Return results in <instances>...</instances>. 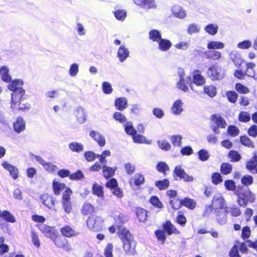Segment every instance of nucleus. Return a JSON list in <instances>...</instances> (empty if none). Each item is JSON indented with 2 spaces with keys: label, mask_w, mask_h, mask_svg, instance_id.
Listing matches in <instances>:
<instances>
[{
  "label": "nucleus",
  "mask_w": 257,
  "mask_h": 257,
  "mask_svg": "<svg viewBox=\"0 0 257 257\" xmlns=\"http://www.w3.org/2000/svg\"><path fill=\"white\" fill-rule=\"evenodd\" d=\"M253 177L249 175H244L241 179V184L245 186H248L253 183Z\"/></svg>",
  "instance_id": "nucleus-56"
},
{
  "label": "nucleus",
  "mask_w": 257,
  "mask_h": 257,
  "mask_svg": "<svg viewBox=\"0 0 257 257\" xmlns=\"http://www.w3.org/2000/svg\"><path fill=\"white\" fill-rule=\"evenodd\" d=\"M14 130L17 133H20L25 130L26 127L25 121L23 118L19 116L13 123Z\"/></svg>",
  "instance_id": "nucleus-22"
},
{
  "label": "nucleus",
  "mask_w": 257,
  "mask_h": 257,
  "mask_svg": "<svg viewBox=\"0 0 257 257\" xmlns=\"http://www.w3.org/2000/svg\"><path fill=\"white\" fill-rule=\"evenodd\" d=\"M136 213L140 221L145 222L148 217V211L141 207H137L136 210Z\"/></svg>",
  "instance_id": "nucleus-30"
},
{
  "label": "nucleus",
  "mask_w": 257,
  "mask_h": 257,
  "mask_svg": "<svg viewBox=\"0 0 257 257\" xmlns=\"http://www.w3.org/2000/svg\"><path fill=\"white\" fill-rule=\"evenodd\" d=\"M232 166L228 163H223L220 165V172L223 175H228L232 172Z\"/></svg>",
  "instance_id": "nucleus-41"
},
{
  "label": "nucleus",
  "mask_w": 257,
  "mask_h": 257,
  "mask_svg": "<svg viewBox=\"0 0 257 257\" xmlns=\"http://www.w3.org/2000/svg\"><path fill=\"white\" fill-rule=\"evenodd\" d=\"M130 52L123 45H121L118 49L117 55L120 62H123L128 56Z\"/></svg>",
  "instance_id": "nucleus-27"
},
{
  "label": "nucleus",
  "mask_w": 257,
  "mask_h": 257,
  "mask_svg": "<svg viewBox=\"0 0 257 257\" xmlns=\"http://www.w3.org/2000/svg\"><path fill=\"white\" fill-rule=\"evenodd\" d=\"M115 18L119 21H123L126 16V12L124 10H117L113 12Z\"/></svg>",
  "instance_id": "nucleus-49"
},
{
  "label": "nucleus",
  "mask_w": 257,
  "mask_h": 257,
  "mask_svg": "<svg viewBox=\"0 0 257 257\" xmlns=\"http://www.w3.org/2000/svg\"><path fill=\"white\" fill-rule=\"evenodd\" d=\"M184 206L190 210L194 209L196 206V201L189 197H185L181 199V207Z\"/></svg>",
  "instance_id": "nucleus-28"
},
{
  "label": "nucleus",
  "mask_w": 257,
  "mask_h": 257,
  "mask_svg": "<svg viewBox=\"0 0 257 257\" xmlns=\"http://www.w3.org/2000/svg\"><path fill=\"white\" fill-rule=\"evenodd\" d=\"M114 105L117 109L122 111L127 106V100L124 97H119L115 100Z\"/></svg>",
  "instance_id": "nucleus-29"
},
{
  "label": "nucleus",
  "mask_w": 257,
  "mask_h": 257,
  "mask_svg": "<svg viewBox=\"0 0 257 257\" xmlns=\"http://www.w3.org/2000/svg\"><path fill=\"white\" fill-rule=\"evenodd\" d=\"M171 141L174 146L180 147L182 144V137L180 135H173L171 137Z\"/></svg>",
  "instance_id": "nucleus-60"
},
{
  "label": "nucleus",
  "mask_w": 257,
  "mask_h": 257,
  "mask_svg": "<svg viewBox=\"0 0 257 257\" xmlns=\"http://www.w3.org/2000/svg\"><path fill=\"white\" fill-rule=\"evenodd\" d=\"M229 257H241L239 254L238 246L237 244H234L229 252Z\"/></svg>",
  "instance_id": "nucleus-64"
},
{
  "label": "nucleus",
  "mask_w": 257,
  "mask_h": 257,
  "mask_svg": "<svg viewBox=\"0 0 257 257\" xmlns=\"http://www.w3.org/2000/svg\"><path fill=\"white\" fill-rule=\"evenodd\" d=\"M225 95L227 100L231 103L233 104L236 103L238 97V94L233 90L227 91L225 93Z\"/></svg>",
  "instance_id": "nucleus-36"
},
{
  "label": "nucleus",
  "mask_w": 257,
  "mask_h": 257,
  "mask_svg": "<svg viewBox=\"0 0 257 257\" xmlns=\"http://www.w3.org/2000/svg\"><path fill=\"white\" fill-rule=\"evenodd\" d=\"M113 248L112 243H108L104 249V254L105 257H113Z\"/></svg>",
  "instance_id": "nucleus-61"
},
{
  "label": "nucleus",
  "mask_w": 257,
  "mask_h": 257,
  "mask_svg": "<svg viewBox=\"0 0 257 257\" xmlns=\"http://www.w3.org/2000/svg\"><path fill=\"white\" fill-rule=\"evenodd\" d=\"M158 145L161 149L165 151H169L171 148L170 144L167 140L158 141Z\"/></svg>",
  "instance_id": "nucleus-57"
},
{
  "label": "nucleus",
  "mask_w": 257,
  "mask_h": 257,
  "mask_svg": "<svg viewBox=\"0 0 257 257\" xmlns=\"http://www.w3.org/2000/svg\"><path fill=\"white\" fill-rule=\"evenodd\" d=\"M191 83V77H188L186 80L184 79L182 76L180 77L179 81L177 83V87L184 92L188 90V85Z\"/></svg>",
  "instance_id": "nucleus-21"
},
{
  "label": "nucleus",
  "mask_w": 257,
  "mask_h": 257,
  "mask_svg": "<svg viewBox=\"0 0 257 257\" xmlns=\"http://www.w3.org/2000/svg\"><path fill=\"white\" fill-rule=\"evenodd\" d=\"M86 224L89 229L92 231L97 232L102 229V221L98 220V217H88Z\"/></svg>",
  "instance_id": "nucleus-10"
},
{
  "label": "nucleus",
  "mask_w": 257,
  "mask_h": 257,
  "mask_svg": "<svg viewBox=\"0 0 257 257\" xmlns=\"http://www.w3.org/2000/svg\"><path fill=\"white\" fill-rule=\"evenodd\" d=\"M60 231L63 236L68 238L75 237L79 234V232L76 231L72 226L68 224L60 228Z\"/></svg>",
  "instance_id": "nucleus-14"
},
{
  "label": "nucleus",
  "mask_w": 257,
  "mask_h": 257,
  "mask_svg": "<svg viewBox=\"0 0 257 257\" xmlns=\"http://www.w3.org/2000/svg\"><path fill=\"white\" fill-rule=\"evenodd\" d=\"M211 181L212 183L214 185H218L220 183L222 182L223 179L222 177L219 173L214 172L211 175Z\"/></svg>",
  "instance_id": "nucleus-53"
},
{
  "label": "nucleus",
  "mask_w": 257,
  "mask_h": 257,
  "mask_svg": "<svg viewBox=\"0 0 257 257\" xmlns=\"http://www.w3.org/2000/svg\"><path fill=\"white\" fill-rule=\"evenodd\" d=\"M24 96L21 97L17 102H15L13 98H11V107L14 112L16 113L18 111H24L30 109L31 105L28 103L24 102Z\"/></svg>",
  "instance_id": "nucleus-8"
},
{
  "label": "nucleus",
  "mask_w": 257,
  "mask_h": 257,
  "mask_svg": "<svg viewBox=\"0 0 257 257\" xmlns=\"http://www.w3.org/2000/svg\"><path fill=\"white\" fill-rule=\"evenodd\" d=\"M162 226V229H157L154 231L157 241L162 244L165 243L167 235L180 234V231L170 220H168L163 222Z\"/></svg>",
  "instance_id": "nucleus-1"
},
{
  "label": "nucleus",
  "mask_w": 257,
  "mask_h": 257,
  "mask_svg": "<svg viewBox=\"0 0 257 257\" xmlns=\"http://www.w3.org/2000/svg\"><path fill=\"white\" fill-rule=\"evenodd\" d=\"M206 74L207 77L212 81L220 80L223 78L221 68L216 63L208 68Z\"/></svg>",
  "instance_id": "nucleus-5"
},
{
  "label": "nucleus",
  "mask_w": 257,
  "mask_h": 257,
  "mask_svg": "<svg viewBox=\"0 0 257 257\" xmlns=\"http://www.w3.org/2000/svg\"><path fill=\"white\" fill-rule=\"evenodd\" d=\"M235 89L240 94H247L249 92V88L240 83L235 84Z\"/></svg>",
  "instance_id": "nucleus-52"
},
{
  "label": "nucleus",
  "mask_w": 257,
  "mask_h": 257,
  "mask_svg": "<svg viewBox=\"0 0 257 257\" xmlns=\"http://www.w3.org/2000/svg\"><path fill=\"white\" fill-rule=\"evenodd\" d=\"M105 185L106 188L112 190L113 188H116V187H117L118 183L116 179L114 178H110V179L105 183Z\"/></svg>",
  "instance_id": "nucleus-63"
},
{
  "label": "nucleus",
  "mask_w": 257,
  "mask_h": 257,
  "mask_svg": "<svg viewBox=\"0 0 257 257\" xmlns=\"http://www.w3.org/2000/svg\"><path fill=\"white\" fill-rule=\"evenodd\" d=\"M117 235L122 242L134 238V236L131 233L130 231L125 227H123L118 230Z\"/></svg>",
  "instance_id": "nucleus-19"
},
{
  "label": "nucleus",
  "mask_w": 257,
  "mask_h": 257,
  "mask_svg": "<svg viewBox=\"0 0 257 257\" xmlns=\"http://www.w3.org/2000/svg\"><path fill=\"white\" fill-rule=\"evenodd\" d=\"M228 157L232 162H238L241 158L240 155L235 150H230L228 152Z\"/></svg>",
  "instance_id": "nucleus-44"
},
{
  "label": "nucleus",
  "mask_w": 257,
  "mask_h": 257,
  "mask_svg": "<svg viewBox=\"0 0 257 257\" xmlns=\"http://www.w3.org/2000/svg\"><path fill=\"white\" fill-rule=\"evenodd\" d=\"M210 119L216 125L211 127L213 132L215 134H219L218 128H225L227 123L224 119L220 115L214 114L211 115Z\"/></svg>",
  "instance_id": "nucleus-9"
},
{
  "label": "nucleus",
  "mask_w": 257,
  "mask_h": 257,
  "mask_svg": "<svg viewBox=\"0 0 257 257\" xmlns=\"http://www.w3.org/2000/svg\"><path fill=\"white\" fill-rule=\"evenodd\" d=\"M123 248L125 253L127 254H133L135 252L136 242L134 238L130 240L123 241Z\"/></svg>",
  "instance_id": "nucleus-16"
},
{
  "label": "nucleus",
  "mask_w": 257,
  "mask_h": 257,
  "mask_svg": "<svg viewBox=\"0 0 257 257\" xmlns=\"http://www.w3.org/2000/svg\"><path fill=\"white\" fill-rule=\"evenodd\" d=\"M37 226L41 233L47 236L51 239L55 236L57 232L54 227L50 226L47 224H39Z\"/></svg>",
  "instance_id": "nucleus-12"
},
{
  "label": "nucleus",
  "mask_w": 257,
  "mask_h": 257,
  "mask_svg": "<svg viewBox=\"0 0 257 257\" xmlns=\"http://www.w3.org/2000/svg\"><path fill=\"white\" fill-rule=\"evenodd\" d=\"M2 165L4 169L9 172L10 174L13 179L15 180L18 178L19 170L16 167L12 165L6 161L4 162L2 164Z\"/></svg>",
  "instance_id": "nucleus-18"
},
{
  "label": "nucleus",
  "mask_w": 257,
  "mask_h": 257,
  "mask_svg": "<svg viewBox=\"0 0 257 257\" xmlns=\"http://www.w3.org/2000/svg\"><path fill=\"white\" fill-rule=\"evenodd\" d=\"M182 103L181 100H176L172 107V112L175 114H179L182 111Z\"/></svg>",
  "instance_id": "nucleus-38"
},
{
  "label": "nucleus",
  "mask_w": 257,
  "mask_h": 257,
  "mask_svg": "<svg viewBox=\"0 0 257 257\" xmlns=\"http://www.w3.org/2000/svg\"><path fill=\"white\" fill-rule=\"evenodd\" d=\"M0 75L2 79L6 82H9L11 81V76L9 74V69L5 66L0 67Z\"/></svg>",
  "instance_id": "nucleus-31"
},
{
  "label": "nucleus",
  "mask_w": 257,
  "mask_h": 257,
  "mask_svg": "<svg viewBox=\"0 0 257 257\" xmlns=\"http://www.w3.org/2000/svg\"><path fill=\"white\" fill-rule=\"evenodd\" d=\"M238 196L237 202L240 206L245 207L248 202H253L255 199V195L249 189L243 192L236 193Z\"/></svg>",
  "instance_id": "nucleus-4"
},
{
  "label": "nucleus",
  "mask_w": 257,
  "mask_h": 257,
  "mask_svg": "<svg viewBox=\"0 0 257 257\" xmlns=\"http://www.w3.org/2000/svg\"><path fill=\"white\" fill-rule=\"evenodd\" d=\"M155 186L160 190L167 189L170 185V181L168 179H164L155 182Z\"/></svg>",
  "instance_id": "nucleus-37"
},
{
  "label": "nucleus",
  "mask_w": 257,
  "mask_h": 257,
  "mask_svg": "<svg viewBox=\"0 0 257 257\" xmlns=\"http://www.w3.org/2000/svg\"><path fill=\"white\" fill-rule=\"evenodd\" d=\"M92 194L99 198H103L104 197V192L103 187L94 183L92 187Z\"/></svg>",
  "instance_id": "nucleus-32"
},
{
  "label": "nucleus",
  "mask_w": 257,
  "mask_h": 257,
  "mask_svg": "<svg viewBox=\"0 0 257 257\" xmlns=\"http://www.w3.org/2000/svg\"><path fill=\"white\" fill-rule=\"evenodd\" d=\"M205 54L207 59L213 60H218L221 57V53L216 51H209L206 52Z\"/></svg>",
  "instance_id": "nucleus-46"
},
{
  "label": "nucleus",
  "mask_w": 257,
  "mask_h": 257,
  "mask_svg": "<svg viewBox=\"0 0 257 257\" xmlns=\"http://www.w3.org/2000/svg\"><path fill=\"white\" fill-rule=\"evenodd\" d=\"M116 170V167H110L106 165H103L102 167L103 176L106 179L110 178L114 176Z\"/></svg>",
  "instance_id": "nucleus-26"
},
{
  "label": "nucleus",
  "mask_w": 257,
  "mask_h": 257,
  "mask_svg": "<svg viewBox=\"0 0 257 257\" xmlns=\"http://www.w3.org/2000/svg\"><path fill=\"white\" fill-rule=\"evenodd\" d=\"M174 177L176 176L180 179H183L185 182H192L193 180V177L187 175L181 166H176L173 172Z\"/></svg>",
  "instance_id": "nucleus-13"
},
{
  "label": "nucleus",
  "mask_w": 257,
  "mask_h": 257,
  "mask_svg": "<svg viewBox=\"0 0 257 257\" xmlns=\"http://www.w3.org/2000/svg\"><path fill=\"white\" fill-rule=\"evenodd\" d=\"M156 169L158 172L162 173L165 176L167 175V171L169 170V166L164 162H159L156 166Z\"/></svg>",
  "instance_id": "nucleus-43"
},
{
  "label": "nucleus",
  "mask_w": 257,
  "mask_h": 257,
  "mask_svg": "<svg viewBox=\"0 0 257 257\" xmlns=\"http://www.w3.org/2000/svg\"><path fill=\"white\" fill-rule=\"evenodd\" d=\"M240 141L242 145L247 147L253 148L254 147L253 142L246 136H240Z\"/></svg>",
  "instance_id": "nucleus-47"
},
{
  "label": "nucleus",
  "mask_w": 257,
  "mask_h": 257,
  "mask_svg": "<svg viewBox=\"0 0 257 257\" xmlns=\"http://www.w3.org/2000/svg\"><path fill=\"white\" fill-rule=\"evenodd\" d=\"M150 203L155 207L161 209L163 207L162 202L160 200L159 197L157 196H152L149 199Z\"/></svg>",
  "instance_id": "nucleus-45"
},
{
  "label": "nucleus",
  "mask_w": 257,
  "mask_h": 257,
  "mask_svg": "<svg viewBox=\"0 0 257 257\" xmlns=\"http://www.w3.org/2000/svg\"><path fill=\"white\" fill-rule=\"evenodd\" d=\"M42 203L49 209H52L55 206L54 198L48 193L42 194L40 197Z\"/></svg>",
  "instance_id": "nucleus-15"
},
{
  "label": "nucleus",
  "mask_w": 257,
  "mask_h": 257,
  "mask_svg": "<svg viewBox=\"0 0 257 257\" xmlns=\"http://www.w3.org/2000/svg\"><path fill=\"white\" fill-rule=\"evenodd\" d=\"M251 235L250 228L248 226L243 227L241 230V237L242 239H248Z\"/></svg>",
  "instance_id": "nucleus-58"
},
{
  "label": "nucleus",
  "mask_w": 257,
  "mask_h": 257,
  "mask_svg": "<svg viewBox=\"0 0 257 257\" xmlns=\"http://www.w3.org/2000/svg\"><path fill=\"white\" fill-rule=\"evenodd\" d=\"M114 224L116 225L117 230H119L122 228L121 226L125 222L124 216L122 214H119L114 217Z\"/></svg>",
  "instance_id": "nucleus-42"
},
{
  "label": "nucleus",
  "mask_w": 257,
  "mask_h": 257,
  "mask_svg": "<svg viewBox=\"0 0 257 257\" xmlns=\"http://www.w3.org/2000/svg\"><path fill=\"white\" fill-rule=\"evenodd\" d=\"M231 58L234 65L237 67L239 68L243 62V60L241 59L240 55L236 53L231 54Z\"/></svg>",
  "instance_id": "nucleus-59"
},
{
  "label": "nucleus",
  "mask_w": 257,
  "mask_h": 257,
  "mask_svg": "<svg viewBox=\"0 0 257 257\" xmlns=\"http://www.w3.org/2000/svg\"><path fill=\"white\" fill-rule=\"evenodd\" d=\"M135 4L145 9H151L156 7L154 0H134Z\"/></svg>",
  "instance_id": "nucleus-20"
},
{
  "label": "nucleus",
  "mask_w": 257,
  "mask_h": 257,
  "mask_svg": "<svg viewBox=\"0 0 257 257\" xmlns=\"http://www.w3.org/2000/svg\"><path fill=\"white\" fill-rule=\"evenodd\" d=\"M218 29V26L212 24L207 25L205 28L206 32L211 35H215L217 33Z\"/></svg>",
  "instance_id": "nucleus-50"
},
{
  "label": "nucleus",
  "mask_w": 257,
  "mask_h": 257,
  "mask_svg": "<svg viewBox=\"0 0 257 257\" xmlns=\"http://www.w3.org/2000/svg\"><path fill=\"white\" fill-rule=\"evenodd\" d=\"M195 72L198 73L195 74L193 76V82L198 86H201L205 84V79L203 76L200 74V71L198 70H195Z\"/></svg>",
  "instance_id": "nucleus-33"
},
{
  "label": "nucleus",
  "mask_w": 257,
  "mask_h": 257,
  "mask_svg": "<svg viewBox=\"0 0 257 257\" xmlns=\"http://www.w3.org/2000/svg\"><path fill=\"white\" fill-rule=\"evenodd\" d=\"M224 199L222 196H214L213 197L211 205L214 210L217 222L220 224H225L227 220V215L220 210L223 209Z\"/></svg>",
  "instance_id": "nucleus-2"
},
{
  "label": "nucleus",
  "mask_w": 257,
  "mask_h": 257,
  "mask_svg": "<svg viewBox=\"0 0 257 257\" xmlns=\"http://www.w3.org/2000/svg\"><path fill=\"white\" fill-rule=\"evenodd\" d=\"M166 195L169 198V204L172 209L176 210L181 207V199L178 196L176 190H168L166 191Z\"/></svg>",
  "instance_id": "nucleus-6"
},
{
  "label": "nucleus",
  "mask_w": 257,
  "mask_h": 257,
  "mask_svg": "<svg viewBox=\"0 0 257 257\" xmlns=\"http://www.w3.org/2000/svg\"><path fill=\"white\" fill-rule=\"evenodd\" d=\"M69 148L73 152L80 153L84 149L83 145L77 142H72L69 144Z\"/></svg>",
  "instance_id": "nucleus-39"
},
{
  "label": "nucleus",
  "mask_w": 257,
  "mask_h": 257,
  "mask_svg": "<svg viewBox=\"0 0 257 257\" xmlns=\"http://www.w3.org/2000/svg\"><path fill=\"white\" fill-rule=\"evenodd\" d=\"M246 169L252 174H257V155H254L245 164Z\"/></svg>",
  "instance_id": "nucleus-17"
},
{
  "label": "nucleus",
  "mask_w": 257,
  "mask_h": 257,
  "mask_svg": "<svg viewBox=\"0 0 257 257\" xmlns=\"http://www.w3.org/2000/svg\"><path fill=\"white\" fill-rule=\"evenodd\" d=\"M96 211V208L91 203L87 201L83 204L80 210L81 213L83 216H89V217H92Z\"/></svg>",
  "instance_id": "nucleus-11"
},
{
  "label": "nucleus",
  "mask_w": 257,
  "mask_h": 257,
  "mask_svg": "<svg viewBox=\"0 0 257 257\" xmlns=\"http://www.w3.org/2000/svg\"><path fill=\"white\" fill-rule=\"evenodd\" d=\"M23 85L24 82L20 79H14L9 84L8 88L13 92L11 98H13L14 101L17 102L21 97L24 96L25 91L22 87Z\"/></svg>",
  "instance_id": "nucleus-3"
},
{
  "label": "nucleus",
  "mask_w": 257,
  "mask_h": 257,
  "mask_svg": "<svg viewBox=\"0 0 257 257\" xmlns=\"http://www.w3.org/2000/svg\"><path fill=\"white\" fill-rule=\"evenodd\" d=\"M149 38L153 42H158L162 39V35L158 30L153 29L149 33Z\"/></svg>",
  "instance_id": "nucleus-35"
},
{
  "label": "nucleus",
  "mask_w": 257,
  "mask_h": 257,
  "mask_svg": "<svg viewBox=\"0 0 257 257\" xmlns=\"http://www.w3.org/2000/svg\"><path fill=\"white\" fill-rule=\"evenodd\" d=\"M52 187L54 193L58 195L61 191L66 188V186L64 183H61L54 180L52 183Z\"/></svg>",
  "instance_id": "nucleus-34"
},
{
  "label": "nucleus",
  "mask_w": 257,
  "mask_h": 257,
  "mask_svg": "<svg viewBox=\"0 0 257 257\" xmlns=\"http://www.w3.org/2000/svg\"><path fill=\"white\" fill-rule=\"evenodd\" d=\"M158 43L159 49L163 52L167 51L172 46L170 40L167 39L162 38Z\"/></svg>",
  "instance_id": "nucleus-25"
},
{
  "label": "nucleus",
  "mask_w": 257,
  "mask_h": 257,
  "mask_svg": "<svg viewBox=\"0 0 257 257\" xmlns=\"http://www.w3.org/2000/svg\"><path fill=\"white\" fill-rule=\"evenodd\" d=\"M256 65L253 62H247L246 63L245 74L248 77L257 79V73H255V67Z\"/></svg>",
  "instance_id": "nucleus-23"
},
{
  "label": "nucleus",
  "mask_w": 257,
  "mask_h": 257,
  "mask_svg": "<svg viewBox=\"0 0 257 257\" xmlns=\"http://www.w3.org/2000/svg\"><path fill=\"white\" fill-rule=\"evenodd\" d=\"M134 182L136 186H140L145 182V178L142 174H136L134 176Z\"/></svg>",
  "instance_id": "nucleus-62"
},
{
  "label": "nucleus",
  "mask_w": 257,
  "mask_h": 257,
  "mask_svg": "<svg viewBox=\"0 0 257 257\" xmlns=\"http://www.w3.org/2000/svg\"><path fill=\"white\" fill-rule=\"evenodd\" d=\"M227 133L232 137H235L238 135L239 130L234 125H229L227 130Z\"/></svg>",
  "instance_id": "nucleus-51"
},
{
  "label": "nucleus",
  "mask_w": 257,
  "mask_h": 257,
  "mask_svg": "<svg viewBox=\"0 0 257 257\" xmlns=\"http://www.w3.org/2000/svg\"><path fill=\"white\" fill-rule=\"evenodd\" d=\"M238 119L240 122H247L250 120V115L246 111H241L238 114Z\"/></svg>",
  "instance_id": "nucleus-54"
},
{
  "label": "nucleus",
  "mask_w": 257,
  "mask_h": 257,
  "mask_svg": "<svg viewBox=\"0 0 257 257\" xmlns=\"http://www.w3.org/2000/svg\"><path fill=\"white\" fill-rule=\"evenodd\" d=\"M175 222L179 224L181 226L184 227L187 223V219L186 217L180 212L176 216Z\"/></svg>",
  "instance_id": "nucleus-55"
},
{
  "label": "nucleus",
  "mask_w": 257,
  "mask_h": 257,
  "mask_svg": "<svg viewBox=\"0 0 257 257\" xmlns=\"http://www.w3.org/2000/svg\"><path fill=\"white\" fill-rule=\"evenodd\" d=\"M203 91L210 97H213L216 94V89L213 85H205L203 87Z\"/></svg>",
  "instance_id": "nucleus-40"
},
{
  "label": "nucleus",
  "mask_w": 257,
  "mask_h": 257,
  "mask_svg": "<svg viewBox=\"0 0 257 257\" xmlns=\"http://www.w3.org/2000/svg\"><path fill=\"white\" fill-rule=\"evenodd\" d=\"M90 136L97 143L100 147H102L105 145V140L102 135L94 131H91L90 132Z\"/></svg>",
  "instance_id": "nucleus-24"
},
{
  "label": "nucleus",
  "mask_w": 257,
  "mask_h": 257,
  "mask_svg": "<svg viewBox=\"0 0 257 257\" xmlns=\"http://www.w3.org/2000/svg\"><path fill=\"white\" fill-rule=\"evenodd\" d=\"M224 44L221 42L210 41L207 44L208 49H221L224 47Z\"/></svg>",
  "instance_id": "nucleus-48"
},
{
  "label": "nucleus",
  "mask_w": 257,
  "mask_h": 257,
  "mask_svg": "<svg viewBox=\"0 0 257 257\" xmlns=\"http://www.w3.org/2000/svg\"><path fill=\"white\" fill-rule=\"evenodd\" d=\"M51 240L56 246L59 248H62L66 251H69L71 249L68 240L62 235L58 234V232Z\"/></svg>",
  "instance_id": "nucleus-7"
}]
</instances>
